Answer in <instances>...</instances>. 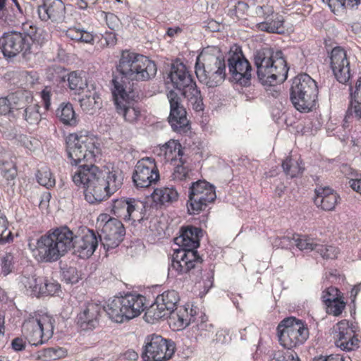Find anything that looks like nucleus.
Here are the masks:
<instances>
[{
	"instance_id": "nucleus-1",
	"label": "nucleus",
	"mask_w": 361,
	"mask_h": 361,
	"mask_svg": "<svg viewBox=\"0 0 361 361\" xmlns=\"http://www.w3.org/2000/svg\"><path fill=\"white\" fill-rule=\"evenodd\" d=\"M66 152L71 166H78L72 179L85 188V200L100 203L114 194L123 185L122 171L112 167L94 165L99 148L94 140L85 135L71 133L66 138Z\"/></svg>"
},
{
	"instance_id": "nucleus-2",
	"label": "nucleus",
	"mask_w": 361,
	"mask_h": 361,
	"mask_svg": "<svg viewBox=\"0 0 361 361\" xmlns=\"http://www.w3.org/2000/svg\"><path fill=\"white\" fill-rule=\"evenodd\" d=\"M180 235L174 242L180 248L176 250L172 256L171 266L178 274L190 273L192 270H202V258L197 249L202 237V229L193 226L182 227Z\"/></svg>"
},
{
	"instance_id": "nucleus-3",
	"label": "nucleus",
	"mask_w": 361,
	"mask_h": 361,
	"mask_svg": "<svg viewBox=\"0 0 361 361\" xmlns=\"http://www.w3.org/2000/svg\"><path fill=\"white\" fill-rule=\"evenodd\" d=\"M47 33L32 22L22 24L20 31L4 32L0 38V49L6 58H13L21 54L23 57L30 55L34 44L43 45L47 41Z\"/></svg>"
},
{
	"instance_id": "nucleus-4",
	"label": "nucleus",
	"mask_w": 361,
	"mask_h": 361,
	"mask_svg": "<svg viewBox=\"0 0 361 361\" xmlns=\"http://www.w3.org/2000/svg\"><path fill=\"white\" fill-rule=\"evenodd\" d=\"M259 81L264 86H276L288 78L289 68L281 50L264 47L253 54Z\"/></svg>"
},
{
	"instance_id": "nucleus-5",
	"label": "nucleus",
	"mask_w": 361,
	"mask_h": 361,
	"mask_svg": "<svg viewBox=\"0 0 361 361\" xmlns=\"http://www.w3.org/2000/svg\"><path fill=\"white\" fill-rule=\"evenodd\" d=\"M28 245L37 261L56 262L71 250L72 231L67 226L56 228L38 238L34 248Z\"/></svg>"
},
{
	"instance_id": "nucleus-6",
	"label": "nucleus",
	"mask_w": 361,
	"mask_h": 361,
	"mask_svg": "<svg viewBox=\"0 0 361 361\" xmlns=\"http://www.w3.org/2000/svg\"><path fill=\"white\" fill-rule=\"evenodd\" d=\"M195 69L199 81L208 87L219 86L226 78L225 58L217 47L204 48L197 57Z\"/></svg>"
},
{
	"instance_id": "nucleus-7",
	"label": "nucleus",
	"mask_w": 361,
	"mask_h": 361,
	"mask_svg": "<svg viewBox=\"0 0 361 361\" xmlns=\"http://www.w3.org/2000/svg\"><path fill=\"white\" fill-rule=\"evenodd\" d=\"M118 82L124 85L126 80L147 81L154 78L157 65L148 57L129 50H123L116 65Z\"/></svg>"
},
{
	"instance_id": "nucleus-8",
	"label": "nucleus",
	"mask_w": 361,
	"mask_h": 361,
	"mask_svg": "<svg viewBox=\"0 0 361 361\" xmlns=\"http://www.w3.org/2000/svg\"><path fill=\"white\" fill-rule=\"evenodd\" d=\"M169 82L174 88L181 92L182 95L188 99L195 111L204 110L203 98L200 90L185 65L180 62L171 64L166 78V82Z\"/></svg>"
},
{
	"instance_id": "nucleus-9",
	"label": "nucleus",
	"mask_w": 361,
	"mask_h": 361,
	"mask_svg": "<svg viewBox=\"0 0 361 361\" xmlns=\"http://www.w3.org/2000/svg\"><path fill=\"white\" fill-rule=\"evenodd\" d=\"M145 296L128 293L123 296L114 297L104 311L111 320L122 323L139 316L145 310Z\"/></svg>"
},
{
	"instance_id": "nucleus-10",
	"label": "nucleus",
	"mask_w": 361,
	"mask_h": 361,
	"mask_svg": "<svg viewBox=\"0 0 361 361\" xmlns=\"http://www.w3.org/2000/svg\"><path fill=\"white\" fill-rule=\"evenodd\" d=\"M318 96L317 82L306 73L295 76L290 88V99L300 112H309L315 106Z\"/></svg>"
},
{
	"instance_id": "nucleus-11",
	"label": "nucleus",
	"mask_w": 361,
	"mask_h": 361,
	"mask_svg": "<svg viewBox=\"0 0 361 361\" xmlns=\"http://www.w3.org/2000/svg\"><path fill=\"white\" fill-rule=\"evenodd\" d=\"M276 331L280 344L288 350L303 345L310 336L307 325L293 317L283 319Z\"/></svg>"
},
{
	"instance_id": "nucleus-12",
	"label": "nucleus",
	"mask_w": 361,
	"mask_h": 361,
	"mask_svg": "<svg viewBox=\"0 0 361 361\" xmlns=\"http://www.w3.org/2000/svg\"><path fill=\"white\" fill-rule=\"evenodd\" d=\"M112 95L116 112L128 123H135L140 116V111L135 105L138 94L134 90L127 91L126 87L118 82L117 77L112 79Z\"/></svg>"
},
{
	"instance_id": "nucleus-13",
	"label": "nucleus",
	"mask_w": 361,
	"mask_h": 361,
	"mask_svg": "<svg viewBox=\"0 0 361 361\" xmlns=\"http://www.w3.org/2000/svg\"><path fill=\"white\" fill-rule=\"evenodd\" d=\"M54 325L52 319L47 315L30 314L22 326L23 336L32 345L43 344L51 337Z\"/></svg>"
},
{
	"instance_id": "nucleus-14",
	"label": "nucleus",
	"mask_w": 361,
	"mask_h": 361,
	"mask_svg": "<svg viewBox=\"0 0 361 361\" xmlns=\"http://www.w3.org/2000/svg\"><path fill=\"white\" fill-rule=\"evenodd\" d=\"M176 344L160 335H148L145 339L141 357L144 361H165L174 354Z\"/></svg>"
},
{
	"instance_id": "nucleus-15",
	"label": "nucleus",
	"mask_w": 361,
	"mask_h": 361,
	"mask_svg": "<svg viewBox=\"0 0 361 361\" xmlns=\"http://www.w3.org/2000/svg\"><path fill=\"white\" fill-rule=\"evenodd\" d=\"M189 200L187 202L188 214L195 215L206 209L209 203L216 198L215 188L205 180L192 183L189 188Z\"/></svg>"
},
{
	"instance_id": "nucleus-16",
	"label": "nucleus",
	"mask_w": 361,
	"mask_h": 361,
	"mask_svg": "<svg viewBox=\"0 0 361 361\" xmlns=\"http://www.w3.org/2000/svg\"><path fill=\"white\" fill-rule=\"evenodd\" d=\"M180 300L179 294L174 290L164 291L157 296L155 301L146 310L144 319L153 324L162 318L171 316Z\"/></svg>"
},
{
	"instance_id": "nucleus-17",
	"label": "nucleus",
	"mask_w": 361,
	"mask_h": 361,
	"mask_svg": "<svg viewBox=\"0 0 361 361\" xmlns=\"http://www.w3.org/2000/svg\"><path fill=\"white\" fill-rule=\"evenodd\" d=\"M227 62L232 81L244 87L250 86L252 68L240 47L231 49Z\"/></svg>"
},
{
	"instance_id": "nucleus-18",
	"label": "nucleus",
	"mask_w": 361,
	"mask_h": 361,
	"mask_svg": "<svg viewBox=\"0 0 361 361\" xmlns=\"http://www.w3.org/2000/svg\"><path fill=\"white\" fill-rule=\"evenodd\" d=\"M146 203L136 198L122 197L114 200L111 213L124 221L141 222L145 218Z\"/></svg>"
},
{
	"instance_id": "nucleus-19",
	"label": "nucleus",
	"mask_w": 361,
	"mask_h": 361,
	"mask_svg": "<svg viewBox=\"0 0 361 361\" xmlns=\"http://www.w3.org/2000/svg\"><path fill=\"white\" fill-rule=\"evenodd\" d=\"M170 103V114L168 122L172 130L180 135L187 133L190 128V122L187 118V111L181 104L180 97L178 93L171 90L167 93Z\"/></svg>"
},
{
	"instance_id": "nucleus-20",
	"label": "nucleus",
	"mask_w": 361,
	"mask_h": 361,
	"mask_svg": "<svg viewBox=\"0 0 361 361\" xmlns=\"http://www.w3.org/2000/svg\"><path fill=\"white\" fill-rule=\"evenodd\" d=\"M136 188H148L159 180V171L152 157H145L140 159L134 169L132 176Z\"/></svg>"
},
{
	"instance_id": "nucleus-21",
	"label": "nucleus",
	"mask_w": 361,
	"mask_h": 361,
	"mask_svg": "<svg viewBox=\"0 0 361 361\" xmlns=\"http://www.w3.org/2000/svg\"><path fill=\"white\" fill-rule=\"evenodd\" d=\"M126 228L118 219L110 217L103 225L99 234L101 245L106 251L117 247L123 240Z\"/></svg>"
},
{
	"instance_id": "nucleus-22",
	"label": "nucleus",
	"mask_w": 361,
	"mask_h": 361,
	"mask_svg": "<svg viewBox=\"0 0 361 361\" xmlns=\"http://www.w3.org/2000/svg\"><path fill=\"white\" fill-rule=\"evenodd\" d=\"M99 242V233L94 230L86 229L78 235H75L72 231L71 249L80 258L90 257L98 247Z\"/></svg>"
},
{
	"instance_id": "nucleus-23",
	"label": "nucleus",
	"mask_w": 361,
	"mask_h": 361,
	"mask_svg": "<svg viewBox=\"0 0 361 361\" xmlns=\"http://www.w3.org/2000/svg\"><path fill=\"white\" fill-rule=\"evenodd\" d=\"M40 1L37 6V14L42 21L50 20L55 24L66 23V10L62 0Z\"/></svg>"
},
{
	"instance_id": "nucleus-24",
	"label": "nucleus",
	"mask_w": 361,
	"mask_h": 361,
	"mask_svg": "<svg viewBox=\"0 0 361 361\" xmlns=\"http://www.w3.org/2000/svg\"><path fill=\"white\" fill-rule=\"evenodd\" d=\"M331 68L336 80L343 84H346L350 77V62L344 49L336 47L331 52Z\"/></svg>"
},
{
	"instance_id": "nucleus-25",
	"label": "nucleus",
	"mask_w": 361,
	"mask_h": 361,
	"mask_svg": "<svg viewBox=\"0 0 361 361\" xmlns=\"http://www.w3.org/2000/svg\"><path fill=\"white\" fill-rule=\"evenodd\" d=\"M335 344L343 350L351 351L359 348V340L355 335V330L349 322L343 319L337 324Z\"/></svg>"
},
{
	"instance_id": "nucleus-26",
	"label": "nucleus",
	"mask_w": 361,
	"mask_h": 361,
	"mask_svg": "<svg viewBox=\"0 0 361 361\" xmlns=\"http://www.w3.org/2000/svg\"><path fill=\"white\" fill-rule=\"evenodd\" d=\"M105 307L94 302L87 303L77 317V324L80 330L86 331L95 329L99 324L101 312Z\"/></svg>"
},
{
	"instance_id": "nucleus-27",
	"label": "nucleus",
	"mask_w": 361,
	"mask_h": 361,
	"mask_svg": "<svg viewBox=\"0 0 361 361\" xmlns=\"http://www.w3.org/2000/svg\"><path fill=\"white\" fill-rule=\"evenodd\" d=\"M350 102L344 118V122L348 123L355 117L361 119V77L356 81L355 85H350Z\"/></svg>"
},
{
	"instance_id": "nucleus-28",
	"label": "nucleus",
	"mask_w": 361,
	"mask_h": 361,
	"mask_svg": "<svg viewBox=\"0 0 361 361\" xmlns=\"http://www.w3.org/2000/svg\"><path fill=\"white\" fill-rule=\"evenodd\" d=\"M314 202L317 207L324 211H332L340 200V196L329 188L315 189Z\"/></svg>"
},
{
	"instance_id": "nucleus-29",
	"label": "nucleus",
	"mask_w": 361,
	"mask_h": 361,
	"mask_svg": "<svg viewBox=\"0 0 361 361\" xmlns=\"http://www.w3.org/2000/svg\"><path fill=\"white\" fill-rule=\"evenodd\" d=\"M178 192L173 187L157 188L152 194V197L157 207L169 206L177 202Z\"/></svg>"
},
{
	"instance_id": "nucleus-30",
	"label": "nucleus",
	"mask_w": 361,
	"mask_h": 361,
	"mask_svg": "<svg viewBox=\"0 0 361 361\" xmlns=\"http://www.w3.org/2000/svg\"><path fill=\"white\" fill-rule=\"evenodd\" d=\"M56 116L64 126L75 127L79 118L70 102H62L56 110Z\"/></svg>"
},
{
	"instance_id": "nucleus-31",
	"label": "nucleus",
	"mask_w": 361,
	"mask_h": 361,
	"mask_svg": "<svg viewBox=\"0 0 361 361\" xmlns=\"http://www.w3.org/2000/svg\"><path fill=\"white\" fill-rule=\"evenodd\" d=\"M82 109L89 114H94L102 107V99L99 94L92 88L79 100Z\"/></svg>"
},
{
	"instance_id": "nucleus-32",
	"label": "nucleus",
	"mask_w": 361,
	"mask_h": 361,
	"mask_svg": "<svg viewBox=\"0 0 361 361\" xmlns=\"http://www.w3.org/2000/svg\"><path fill=\"white\" fill-rule=\"evenodd\" d=\"M257 27L259 30L269 33L283 34L285 32L283 17L279 13H274L267 20L258 23Z\"/></svg>"
},
{
	"instance_id": "nucleus-33",
	"label": "nucleus",
	"mask_w": 361,
	"mask_h": 361,
	"mask_svg": "<svg viewBox=\"0 0 361 361\" xmlns=\"http://www.w3.org/2000/svg\"><path fill=\"white\" fill-rule=\"evenodd\" d=\"M17 176V169L12 161H3L0 164V184L13 186Z\"/></svg>"
},
{
	"instance_id": "nucleus-34",
	"label": "nucleus",
	"mask_w": 361,
	"mask_h": 361,
	"mask_svg": "<svg viewBox=\"0 0 361 361\" xmlns=\"http://www.w3.org/2000/svg\"><path fill=\"white\" fill-rule=\"evenodd\" d=\"M65 36L71 41L78 43L93 44L94 42V35L82 27L73 26L65 31Z\"/></svg>"
},
{
	"instance_id": "nucleus-35",
	"label": "nucleus",
	"mask_w": 361,
	"mask_h": 361,
	"mask_svg": "<svg viewBox=\"0 0 361 361\" xmlns=\"http://www.w3.org/2000/svg\"><path fill=\"white\" fill-rule=\"evenodd\" d=\"M44 277H37L36 275L23 276L21 282L26 288L27 293L31 296L40 297L42 295V282Z\"/></svg>"
},
{
	"instance_id": "nucleus-36",
	"label": "nucleus",
	"mask_w": 361,
	"mask_h": 361,
	"mask_svg": "<svg viewBox=\"0 0 361 361\" xmlns=\"http://www.w3.org/2000/svg\"><path fill=\"white\" fill-rule=\"evenodd\" d=\"M24 101L21 100L19 103L16 102L21 107L19 110L23 109L22 114L25 120L31 125L37 124L41 120V114L39 111V106L37 104L25 106Z\"/></svg>"
},
{
	"instance_id": "nucleus-37",
	"label": "nucleus",
	"mask_w": 361,
	"mask_h": 361,
	"mask_svg": "<svg viewBox=\"0 0 361 361\" xmlns=\"http://www.w3.org/2000/svg\"><path fill=\"white\" fill-rule=\"evenodd\" d=\"M302 164V161H299V160H295L291 157H288L283 161L282 168L286 175L293 178L303 173L305 168Z\"/></svg>"
},
{
	"instance_id": "nucleus-38",
	"label": "nucleus",
	"mask_w": 361,
	"mask_h": 361,
	"mask_svg": "<svg viewBox=\"0 0 361 361\" xmlns=\"http://www.w3.org/2000/svg\"><path fill=\"white\" fill-rule=\"evenodd\" d=\"M175 310H177V312L173 311L171 315L173 319H177L179 327L184 329L195 322L194 315L191 312L188 313V307L182 306L178 309L176 307Z\"/></svg>"
},
{
	"instance_id": "nucleus-39",
	"label": "nucleus",
	"mask_w": 361,
	"mask_h": 361,
	"mask_svg": "<svg viewBox=\"0 0 361 361\" xmlns=\"http://www.w3.org/2000/svg\"><path fill=\"white\" fill-rule=\"evenodd\" d=\"M21 97L23 99V94L21 92H16L8 97L0 98V114L6 115L11 111L12 109H21L17 104H16L15 99L16 98Z\"/></svg>"
},
{
	"instance_id": "nucleus-40",
	"label": "nucleus",
	"mask_w": 361,
	"mask_h": 361,
	"mask_svg": "<svg viewBox=\"0 0 361 361\" xmlns=\"http://www.w3.org/2000/svg\"><path fill=\"white\" fill-rule=\"evenodd\" d=\"M67 74L66 70L59 65H54L47 70V78L53 82H65Z\"/></svg>"
},
{
	"instance_id": "nucleus-41",
	"label": "nucleus",
	"mask_w": 361,
	"mask_h": 361,
	"mask_svg": "<svg viewBox=\"0 0 361 361\" xmlns=\"http://www.w3.org/2000/svg\"><path fill=\"white\" fill-rule=\"evenodd\" d=\"M65 350L61 348H49L39 350L37 353V358L42 361L56 360L65 355Z\"/></svg>"
},
{
	"instance_id": "nucleus-42",
	"label": "nucleus",
	"mask_w": 361,
	"mask_h": 361,
	"mask_svg": "<svg viewBox=\"0 0 361 361\" xmlns=\"http://www.w3.org/2000/svg\"><path fill=\"white\" fill-rule=\"evenodd\" d=\"M66 80L68 82L69 88L72 90L80 91L85 87H87L86 80H83L80 73L77 71L68 73Z\"/></svg>"
},
{
	"instance_id": "nucleus-43",
	"label": "nucleus",
	"mask_w": 361,
	"mask_h": 361,
	"mask_svg": "<svg viewBox=\"0 0 361 361\" xmlns=\"http://www.w3.org/2000/svg\"><path fill=\"white\" fill-rule=\"evenodd\" d=\"M36 176L37 182L47 188H50L55 185V179L47 167H42L38 170Z\"/></svg>"
},
{
	"instance_id": "nucleus-44",
	"label": "nucleus",
	"mask_w": 361,
	"mask_h": 361,
	"mask_svg": "<svg viewBox=\"0 0 361 361\" xmlns=\"http://www.w3.org/2000/svg\"><path fill=\"white\" fill-rule=\"evenodd\" d=\"M42 295H54L61 290V285L53 280L44 277L43 282H42Z\"/></svg>"
},
{
	"instance_id": "nucleus-45",
	"label": "nucleus",
	"mask_w": 361,
	"mask_h": 361,
	"mask_svg": "<svg viewBox=\"0 0 361 361\" xmlns=\"http://www.w3.org/2000/svg\"><path fill=\"white\" fill-rule=\"evenodd\" d=\"M8 224L6 215L0 210V244L13 240L12 233L8 230Z\"/></svg>"
},
{
	"instance_id": "nucleus-46",
	"label": "nucleus",
	"mask_w": 361,
	"mask_h": 361,
	"mask_svg": "<svg viewBox=\"0 0 361 361\" xmlns=\"http://www.w3.org/2000/svg\"><path fill=\"white\" fill-rule=\"evenodd\" d=\"M270 361H300L294 350H283L274 351Z\"/></svg>"
},
{
	"instance_id": "nucleus-47",
	"label": "nucleus",
	"mask_w": 361,
	"mask_h": 361,
	"mask_svg": "<svg viewBox=\"0 0 361 361\" xmlns=\"http://www.w3.org/2000/svg\"><path fill=\"white\" fill-rule=\"evenodd\" d=\"M315 251L319 253L322 258L326 259H334L337 258L339 250L337 247L332 245L317 244Z\"/></svg>"
},
{
	"instance_id": "nucleus-48",
	"label": "nucleus",
	"mask_w": 361,
	"mask_h": 361,
	"mask_svg": "<svg viewBox=\"0 0 361 361\" xmlns=\"http://www.w3.org/2000/svg\"><path fill=\"white\" fill-rule=\"evenodd\" d=\"M295 241L297 242L295 243V246H296L300 250H315L318 244L312 238H307L306 236L301 237L298 234H295Z\"/></svg>"
},
{
	"instance_id": "nucleus-49",
	"label": "nucleus",
	"mask_w": 361,
	"mask_h": 361,
	"mask_svg": "<svg viewBox=\"0 0 361 361\" xmlns=\"http://www.w3.org/2000/svg\"><path fill=\"white\" fill-rule=\"evenodd\" d=\"M326 312L334 316L340 315L345 307V302L341 300L340 296L336 300L332 299L331 302L325 305Z\"/></svg>"
},
{
	"instance_id": "nucleus-50",
	"label": "nucleus",
	"mask_w": 361,
	"mask_h": 361,
	"mask_svg": "<svg viewBox=\"0 0 361 361\" xmlns=\"http://www.w3.org/2000/svg\"><path fill=\"white\" fill-rule=\"evenodd\" d=\"M189 176V169L184 166V164L177 165L172 173L173 180L182 181L186 180Z\"/></svg>"
},
{
	"instance_id": "nucleus-51",
	"label": "nucleus",
	"mask_w": 361,
	"mask_h": 361,
	"mask_svg": "<svg viewBox=\"0 0 361 361\" xmlns=\"http://www.w3.org/2000/svg\"><path fill=\"white\" fill-rule=\"evenodd\" d=\"M63 279L67 283L74 284L78 282L79 275L75 267H70L63 271Z\"/></svg>"
},
{
	"instance_id": "nucleus-52",
	"label": "nucleus",
	"mask_w": 361,
	"mask_h": 361,
	"mask_svg": "<svg viewBox=\"0 0 361 361\" xmlns=\"http://www.w3.org/2000/svg\"><path fill=\"white\" fill-rule=\"evenodd\" d=\"M13 257L11 253H6L1 258L0 264L2 273L6 276L12 271Z\"/></svg>"
},
{
	"instance_id": "nucleus-53",
	"label": "nucleus",
	"mask_w": 361,
	"mask_h": 361,
	"mask_svg": "<svg viewBox=\"0 0 361 361\" xmlns=\"http://www.w3.org/2000/svg\"><path fill=\"white\" fill-rule=\"evenodd\" d=\"M295 234L293 235L292 237L290 236H282L278 238L275 240L274 244L275 246L280 247L283 249H288L293 246H295Z\"/></svg>"
},
{
	"instance_id": "nucleus-54",
	"label": "nucleus",
	"mask_w": 361,
	"mask_h": 361,
	"mask_svg": "<svg viewBox=\"0 0 361 361\" xmlns=\"http://www.w3.org/2000/svg\"><path fill=\"white\" fill-rule=\"evenodd\" d=\"M340 291L335 287H329L322 293V299L324 305L331 302L332 299L336 300L340 295Z\"/></svg>"
},
{
	"instance_id": "nucleus-55",
	"label": "nucleus",
	"mask_w": 361,
	"mask_h": 361,
	"mask_svg": "<svg viewBox=\"0 0 361 361\" xmlns=\"http://www.w3.org/2000/svg\"><path fill=\"white\" fill-rule=\"evenodd\" d=\"M274 12L273 6L269 4L258 5L255 8V13L257 16L264 18V20L271 16Z\"/></svg>"
},
{
	"instance_id": "nucleus-56",
	"label": "nucleus",
	"mask_w": 361,
	"mask_h": 361,
	"mask_svg": "<svg viewBox=\"0 0 361 361\" xmlns=\"http://www.w3.org/2000/svg\"><path fill=\"white\" fill-rule=\"evenodd\" d=\"M52 96V88L46 86L41 92V97L46 110H49L51 106V97Z\"/></svg>"
},
{
	"instance_id": "nucleus-57",
	"label": "nucleus",
	"mask_w": 361,
	"mask_h": 361,
	"mask_svg": "<svg viewBox=\"0 0 361 361\" xmlns=\"http://www.w3.org/2000/svg\"><path fill=\"white\" fill-rule=\"evenodd\" d=\"M106 22L108 27L114 30L118 26L119 19L112 13H105Z\"/></svg>"
},
{
	"instance_id": "nucleus-58",
	"label": "nucleus",
	"mask_w": 361,
	"mask_h": 361,
	"mask_svg": "<svg viewBox=\"0 0 361 361\" xmlns=\"http://www.w3.org/2000/svg\"><path fill=\"white\" fill-rule=\"evenodd\" d=\"M345 1V0H327L328 5L334 13L338 11L340 8L344 9Z\"/></svg>"
},
{
	"instance_id": "nucleus-59",
	"label": "nucleus",
	"mask_w": 361,
	"mask_h": 361,
	"mask_svg": "<svg viewBox=\"0 0 361 361\" xmlns=\"http://www.w3.org/2000/svg\"><path fill=\"white\" fill-rule=\"evenodd\" d=\"M11 346L15 351H21L25 348V341L22 338H15L11 341Z\"/></svg>"
},
{
	"instance_id": "nucleus-60",
	"label": "nucleus",
	"mask_w": 361,
	"mask_h": 361,
	"mask_svg": "<svg viewBox=\"0 0 361 361\" xmlns=\"http://www.w3.org/2000/svg\"><path fill=\"white\" fill-rule=\"evenodd\" d=\"M313 361H345V359L338 355H329L327 357H315L313 359Z\"/></svg>"
},
{
	"instance_id": "nucleus-61",
	"label": "nucleus",
	"mask_w": 361,
	"mask_h": 361,
	"mask_svg": "<svg viewBox=\"0 0 361 361\" xmlns=\"http://www.w3.org/2000/svg\"><path fill=\"white\" fill-rule=\"evenodd\" d=\"M349 185L353 190L361 194V177L355 179H350L349 180Z\"/></svg>"
},
{
	"instance_id": "nucleus-62",
	"label": "nucleus",
	"mask_w": 361,
	"mask_h": 361,
	"mask_svg": "<svg viewBox=\"0 0 361 361\" xmlns=\"http://www.w3.org/2000/svg\"><path fill=\"white\" fill-rule=\"evenodd\" d=\"M123 357L128 360H136L138 357V354L133 350H128L123 353Z\"/></svg>"
},
{
	"instance_id": "nucleus-63",
	"label": "nucleus",
	"mask_w": 361,
	"mask_h": 361,
	"mask_svg": "<svg viewBox=\"0 0 361 361\" xmlns=\"http://www.w3.org/2000/svg\"><path fill=\"white\" fill-rule=\"evenodd\" d=\"M361 0H345V6H343L345 8H354L357 7L360 4Z\"/></svg>"
},
{
	"instance_id": "nucleus-64",
	"label": "nucleus",
	"mask_w": 361,
	"mask_h": 361,
	"mask_svg": "<svg viewBox=\"0 0 361 361\" xmlns=\"http://www.w3.org/2000/svg\"><path fill=\"white\" fill-rule=\"evenodd\" d=\"M181 32L182 28L180 27H169L166 31V35L171 37H173Z\"/></svg>"
}]
</instances>
